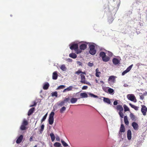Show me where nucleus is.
Listing matches in <instances>:
<instances>
[{"mask_svg": "<svg viewBox=\"0 0 147 147\" xmlns=\"http://www.w3.org/2000/svg\"><path fill=\"white\" fill-rule=\"evenodd\" d=\"M55 113L53 112H51L49 115L48 119L49 123V124L52 125L54 122V116Z\"/></svg>", "mask_w": 147, "mask_h": 147, "instance_id": "1", "label": "nucleus"}, {"mask_svg": "<svg viewBox=\"0 0 147 147\" xmlns=\"http://www.w3.org/2000/svg\"><path fill=\"white\" fill-rule=\"evenodd\" d=\"M95 46L93 45H89V52L92 55H94L96 53V51L95 49Z\"/></svg>", "mask_w": 147, "mask_h": 147, "instance_id": "2", "label": "nucleus"}, {"mask_svg": "<svg viewBox=\"0 0 147 147\" xmlns=\"http://www.w3.org/2000/svg\"><path fill=\"white\" fill-rule=\"evenodd\" d=\"M127 97L129 100L131 101H134L135 102L137 101L136 97L133 94H128L127 95Z\"/></svg>", "mask_w": 147, "mask_h": 147, "instance_id": "3", "label": "nucleus"}, {"mask_svg": "<svg viewBox=\"0 0 147 147\" xmlns=\"http://www.w3.org/2000/svg\"><path fill=\"white\" fill-rule=\"evenodd\" d=\"M142 108L141 111L143 115L145 116L146 114V112H147V108L145 105H142Z\"/></svg>", "mask_w": 147, "mask_h": 147, "instance_id": "4", "label": "nucleus"}, {"mask_svg": "<svg viewBox=\"0 0 147 147\" xmlns=\"http://www.w3.org/2000/svg\"><path fill=\"white\" fill-rule=\"evenodd\" d=\"M70 48L71 49L77 50L78 49V45L77 44H71L69 45Z\"/></svg>", "mask_w": 147, "mask_h": 147, "instance_id": "5", "label": "nucleus"}, {"mask_svg": "<svg viewBox=\"0 0 147 147\" xmlns=\"http://www.w3.org/2000/svg\"><path fill=\"white\" fill-rule=\"evenodd\" d=\"M133 66V65L132 64L128 67L122 73V75L123 76L125 74H126L127 73L129 72L131 69L132 66Z\"/></svg>", "mask_w": 147, "mask_h": 147, "instance_id": "6", "label": "nucleus"}, {"mask_svg": "<svg viewBox=\"0 0 147 147\" xmlns=\"http://www.w3.org/2000/svg\"><path fill=\"white\" fill-rule=\"evenodd\" d=\"M116 78L115 76H110L108 79V80L111 81L112 83H115V82Z\"/></svg>", "mask_w": 147, "mask_h": 147, "instance_id": "7", "label": "nucleus"}, {"mask_svg": "<svg viewBox=\"0 0 147 147\" xmlns=\"http://www.w3.org/2000/svg\"><path fill=\"white\" fill-rule=\"evenodd\" d=\"M125 131V127L123 124H121L120 128L119 134L120 133L124 132Z\"/></svg>", "mask_w": 147, "mask_h": 147, "instance_id": "8", "label": "nucleus"}, {"mask_svg": "<svg viewBox=\"0 0 147 147\" xmlns=\"http://www.w3.org/2000/svg\"><path fill=\"white\" fill-rule=\"evenodd\" d=\"M131 133L130 129L128 130L127 131V138L128 140H130L131 139Z\"/></svg>", "mask_w": 147, "mask_h": 147, "instance_id": "9", "label": "nucleus"}, {"mask_svg": "<svg viewBox=\"0 0 147 147\" xmlns=\"http://www.w3.org/2000/svg\"><path fill=\"white\" fill-rule=\"evenodd\" d=\"M112 61L113 63L115 65L118 64L120 61L118 59L115 58H114L113 59Z\"/></svg>", "mask_w": 147, "mask_h": 147, "instance_id": "10", "label": "nucleus"}, {"mask_svg": "<svg viewBox=\"0 0 147 147\" xmlns=\"http://www.w3.org/2000/svg\"><path fill=\"white\" fill-rule=\"evenodd\" d=\"M132 125L134 129L136 130L138 129V125L137 123L135 122H133L132 123Z\"/></svg>", "mask_w": 147, "mask_h": 147, "instance_id": "11", "label": "nucleus"}, {"mask_svg": "<svg viewBox=\"0 0 147 147\" xmlns=\"http://www.w3.org/2000/svg\"><path fill=\"white\" fill-rule=\"evenodd\" d=\"M87 44H82L80 46V49L81 50H84L87 47Z\"/></svg>", "mask_w": 147, "mask_h": 147, "instance_id": "12", "label": "nucleus"}, {"mask_svg": "<svg viewBox=\"0 0 147 147\" xmlns=\"http://www.w3.org/2000/svg\"><path fill=\"white\" fill-rule=\"evenodd\" d=\"M103 101L108 104H110L111 103V101L110 99L104 97L103 98Z\"/></svg>", "mask_w": 147, "mask_h": 147, "instance_id": "13", "label": "nucleus"}, {"mask_svg": "<svg viewBox=\"0 0 147 147\" xmlns=\"http://www.w3.org/2000/svg\"><path fill=\"white\" fill-rule=\"evenodd\" d=\"M23 137L22 135H20L17 139L16 142L17 144H20L22 141Z\"/></svg>", "mask_w": 147, "mask_h": 147, "instance_id": "14", "label": "nucleus"}, {"mask_svg": "<svg viewBox=\"0 0 147 147\" xmlns=\"http://www.w3.org/2000/svg\"><path fill=\"white\" fill-rule=\"evenodd\" d=\"M58 75L57 71H54L53 74L52 78L53 80H56L57 79Z\"/></svg>", "mask_w": 147, "mask_h": 147, "instance_id": "15", "label": "nucleus"}, {"mask_svg": "<svg viewBox=\"0 0 147 147\" xmlns=\"http://www.w3.org/2000/svg\"><path fill=\"white\" fill-rule=\"evenodd\" d=\"M81 81L80 82L83 83L85 81H86V78L85 76L83 74H80Z\"/></svg>", "mask_w": 147, "mask_h": 147, "instance_id": "16", "label": "nucleus"}, {"mask_svg": "<svg viewBox=\"0 0 147 147\" xmlns=\"http://www.w3.org/2000/svg\"><path fill=\"white\" fill-rule=\"evenodd\" d=\"M49 86V83L48 82H46L43 85V88L45 90H47L48 89Z\"/></svg>", "mask_w": 147, "mask_h": 147, "instance_id": "17", "label": "nucleus"}, {"mask_svg": "<svg viewBox=\"0 0 147 147\" xmlns=\"http://www.w3.org/2000/svg\"><path fill=\"white\" fill-rule=\"evenodd\" d=\"M35 110V108H32L29 109V110L28 115V116H30L31 115H32L33 113L34 112V111Z\"/></svg>", "mask_w": 147, "mask_h": 147, "instance_id": "18", "label": "nucleus"}, {"mask_svg": "<svg viewBox=\"0 0 147 147\" xmlns=\"http://www.w3.org/2000/svg\"><path fill=\"white\" fill-rule=\"evenodd\" d=\"M116 109L119 110V112L123 111V108L122 106L120 105H118L116 107Z\"/></svg>", "mask_w": 147, "mask_h": 147, "instance_id": "19", "label": "nucleus"}, {"mask_svg": "<svg viewBox=\"0 0 147 147\" xmlns=\"http://www.w3.org/2000/svg\"><path fill=\"white\" fill-rule=\"evenodd\" d=\"M69 57L73 59L76 58L77 56L76 55L75 53H70L69 55Z\"/></svg>", "mask_w": 147, "mask_h": 147, "instance_id": "20", "label": "nucleus"}, {"mask_svg": "<svg viewBox=\"0 0 147 147\" xmlns=\"http://www.w3.org/2000/svg\"><path fill=\"white\" fill-rule=\"evenodd\" d=\"M80 96L82 98H87L88 97V94L85 92L80 93Z\"/></svg>", "mask_w": 147, "mask_h": 147, "instance_id": "21", "label": "nucleus"}, {"mask_svg": "<svg viewBox=\"0 0 147 147\" xmlns=\"http://www.w3.org/2000/svg\"><path fill=\"white\" fill-rule=\"evenodd\" d=\"M130 117L132 121H136V118L135 116L133 113H131L130 115Z\"/></svg>", "mask_w": 147, "mask_h": 147, "instance_id": "22", "label": "nucleus"}, {"mask_svg": "<svg viewBox=\"0 0 147 147\" xmlns=\"http://www.w3.org/2000/svg\"><path fill=\"white\" fill-rule=\"evenodd\" d=\"M124 121L125 124L128 125L129 124V122L127 119V116H125L124 117Z\"/></svg>", "mask_w": 147, "mask_h": 147, "instance_id": "23", "label": "nucleus"}, {"mask_svg": "<svg viewBox=\"0 0 147 147\" xmlns=\"http://www.w3.org/2000/svg\"><path fill=\"white\" fill-rule=\"evenodd\" d=\"M78 99L76 98H72L70 100V102L71 103H76Z\"/></svg>", "mask_w": 147, "mask_h": 147, "instance_id": "24", "label": "nucleus"}, {"mask_svg": "<svg viewBox=\"0 0 147 147\" xmlns=\"http://www.w3.org/2000/svg\"><path fill=\"white\" fill-rule=\"evenodd\" d=\"M102 60L104 62H107L110 59V58L108 56H105L102 59Z\"/></svg>", "mask_w": 147, "mask_h": 147, "instance_id": "25", "label": "nucleus"}, {"mask_svg": "<svg viewBox=\"0 0 147 147\" xmlns=\"http://www.w3.org/2000/svg\"><path fill=\"white\" fill-rule=\"evenodd\" d=\"M65 102L64 101V100H63V101H61L60 102H59L58 103L57 105L58 106H59L60 107H62V106L64 105Z\"/></svg>", "mask_w": 147, "mask_h": 147, "instance_id": "26", "label": "nucleus"}, {"mask_svg": "<svg viewBox=\"0 0 147 147\" xmlns=\"http://www.w3.org/2000/svg\"><path fill=\"white\" fill-rule=\"evenodd\" d=\"M28 124V121L25 119H24L22 123V125L26 126Z\"/></svg>", "mask_w": 147, "mask_h": 147, "instance_id": "27", "label": "nucleus"}, {"mask_svg": "<svg viewBox=\"0 0 147 147\" xmlns=\"http://www.w3.org/2000/svg\"><path fill=\"white\" fill-rule=\"evenodd\" d=\"M51 96L52 97L55 96L56 97H57L58 94L57 92V91H55L53 92H52L51 94Z\"/></svg>", "mask_w": 147, "mask_h": 147, "instance_id": "28", "label": "nucleus"}, {"mask_svg": "<svg viewBox=\"0 0 147 147\" xmlns=\"http://www.w3.org/2000/svg\"><path fill=\"white\" fill-rule=\"evenodd\" d=\"M50 135L52 141L53 142V141L55 140V136L54 134L53 133H51L50 134Z\"/></svg>", "mask_w": 147, "mask_h": 147, "instance_id": "29", "label": "nucleus"}, {"mask_svg": "<svg viewBox=\"0 0 147 147\" xmlns=\"http://www.w3.org/2000/svg\"><path fill=\"white\" fill-rule=\"evenodd\" d=\"M100 56L102 59L104 57L106 56V53L104 52H101L99 54Z\"/></svg>", "mask_w": 147, "mask_h": 147, "instance_id": "30", "label": "nucleus"}, {"mask_svg": "<svg viewBox=\"0 0 147 147\" xmlns=\"http://www.w3.org/2000/svg\"><path fill=\"white\" fill-rule=\"evenodd\" d=\"M66 108L65 107L63 106L62 107L60 110V112L61 113H63L66 110Z\"/></svg>", "mask_w": 147, "mask_h": 147, "instance_id": "31", "label": "nucleus"}, {"mask_svg": "<svg viewBox=\"0 0 147 147\" xmlns=\"http://www.w3.org/2000/svg\"><path fill=\"white\" fill-rule=\"evenodd\" d=\"M27 129V128L26 127V126L22 125H21L20 127V130L22 131L26 130Z\"/></svg>", "mask_w": 147, "mask_h": 147, "instance_id": "32", "label": "nucleus"}, {"mask_svg": "<svg viewBox=\"0 0 147 147\" xmlns=\"http://www.w3.org/2000/svg\"><path fill=\"white\" fill-rule=\"evenodd\" d=\"M123 107L124 108V110L125 112H126L127 111H129V108L126 105H123Z\"/></svg>", "mask_w": 147, "mask_h": 147, "instance_id": "33", "label": "nucleus"}, {"mask_svg": "<svg viewBox=\"0 0 147 147\" xmlns=\"http://www.w3.org/2000/svg\"><path fill=\"white\" fill-rule=\"evenodd\" d=\"M45 126L44 124H42L41 126L40 129H39V131L41 133H42L44 129Z\"/></svg>", "mask_w": 147, "mask_h": 147, "instance_id": "34", "label": "nucleus"}, {"mask_svg": "<svg viewBox=\"0 0 147 147\" xmlns=\"http://www.w3.org/2000/svg\"><path fill=\"white\" fill-rule=\"evenodd\" d=\"M108 91L109 93L110 94H113V93H114V90L113 89L110 88H109L108 89Z\"/></svg>", "mask_w": 147, "mask_h": 147, "instance_id": "35", "label": "nucleus"}, {"mask_svg": "<svg viewBox=\"0 0 147 147\" xmlns=\"http://www.w3.org/2000/svg\"><path fill=\"white\" fill-rule=\"evenodd\" d=\"M61 145V144L60 143L56 142L54 144V146L55 147H60Z\"/></svg>", "mask_w": 147, "mask_h": 147, "instance_id": "36", "label": "nucleus"}, {"mask_svg": "<svg viewBox=\"0 0 147 147\" xmlns=\"http://www.w3.org/2000/svg\"><path fill=\"white\" fill-rule=\"evenodd\" d=\"M60 68V69L63 71H65L66 69L65 65L64 64L62 65Z\"/></svg>", "mask_w": 147, "mask_h": 147, "instance_id": "37", "label": "nucleus"}, {"mask_svg": "<svg viewBox=\"0 0 147 147\" xmlns=\"http://www.w3.org/2000/svg\"><path fill=\"white\" fill-rule=\"evenodd\" d=\"M47 116V113L45 116H43L42 119L41 120V122L42 123L43 121H44L46 119Z\"/></svg>", "mask_w": 147, "mask_h": 147, "instance_id": "38", "label": "nucleus"}, {"mask_svg": "<svg viewBox=\"0 0 147 147\" xmlns=\"http://www.w3.org/2000/svg\"><path fill=\"white\" fill-rule=\"evenodd\" d=\"M61 142L64 146H68V144L64 141L61 140Z\"/></svg>", "mask_w": 147, "mask_h": 147, "instance_id": "39", "label": "nucleus"}, {"mask_svg": "<svg viewBox=\"0 0 147 147\" xmlns=\"http://www.w3.org/2000/svg\"><path fill=\"white\" fill-rule=\"evenodd\" d=\"M119 114L121 118H123V117L124 115L123 113V111L119 112Z\"/></svg>", "mask_w": 147, "mask_h": 147, "instance_id": "40", "label": "nucleus"}, {"mask_svg": "<svg viewBox=\"0 0 147 147\" xmlns=\"http://www.w3.org/2000/svg\"><path fill=\"white\" fill-rule=\"evenodd\" d=\"M73 87L72 86H70L66 88V90H67V91H69L72 90V89Z\"/></svg>", "mask_w": 147, "mask_h": 147, "instance_id": "41", "label": "nucleus"}, {"mask_svg": "<svg viewBox=\"0 0 147 147\" xmlns=\"http://www.w3.org/2000/svg\"><path fill=\"white\" fill-rule=\"evenodd\" d=\"M65 86L63 85H60L57 88V89H63L65 87Z\"/></svg>", "mask_w": 147, "mask_h": 147, "instance_id": "42", "label": "nucleus"}, {"mask_svg": "<svg viewBox=\"0 0 147 147\" xmlns=\"http://www.w3.org/2000/svg\"><path fill=\"white\" fill-rule=\"evenodd\" d=\"M82 71L80 70H78L77 71H76L75 73V74L79 75L80 74H81Z\"/></svg>", "mask_w": 147, "mask_h": 147, "instance_id": "43", "label": "nucleus"}, {"mask_svg": "<svg viewBox=\"0 0 147 147\" xmlns=\"http://www.w3.org/2000/svg\"><path fill=\"white\" fill-rule=\"evenodd\" d=\"M89 94L91 96L93 97L94 98H98V96H97L94 95V94H91V93H90Z\"/></svg>", "mask_w": 147, "mask_h": 147, "instance_id": "44", "label": "nucleus"}, {"mask_svg": "<svg viewBox=\"0 0 147 147\" xmlns=\"http://www.w3.org/2000/svg\"><path fill=\"white\" fill-rule=\"evenodd\" d=\"M82 84H86L90 86H91V84H90V82H86V81H85V82H84Z\"/></svg>", "mask_w": 147, "mask_h": 147, "instance_id": "45", "label": "nucleus"}, {"mask_svg": "<svg viewBox=\"0 0 147 147\" xmlns=\"http://www.w3.org/2000/svg\"><path fill=\"white\" fill-rule=\"evenodd\" d=\"M100 74V72H96V73L95 75L97 77H99V75Z\"/></svg>", "mask_w": 147, "mask_h": 147, "instance_id": "46", "label": "nucleus"}, {"mask_svg": "<svg viewBox=\"0 0 147 147\" xmlns=\"http://www.w3.org/2000/svg\"><path fill=\"white\" fill-rule=\"evenodd\" d=\"M88 66L90 67H92L93 65V63H91L90 62H89L88 64Z\"/></svg>", "mask_w": 147, "mask_h": 147, "instance_id": "47", "label": "nucleus"}, {"mask_svg": "<svg viewBox=\"0 0 147 147\" xmlns=\"http://www.w3.org/2000/svg\"><path fill=\"white\" fill-rule=\"evenodd\" d=\"M88 87L87 86H84L82 88V89L83 90H86L87 89Z\"/></svg>", "mask_w": 147, "mask_h": 147, "instance_id": "48", "label": "nucleus"}, {"mask_svg": "<svg viewBox=\"0 0 147 147\" xmlns=\"http://www.w3.org/2000/svg\"><path fill=\"white\" fill-rule=\"evenodd\" d=\"M69 97L65 98L63 100L65 102H67L69 100Z\"/></svg>", "mask_w": 147, "mask_h": 147, "instance_id": "49", "label": "nucleus"}, {"mask_svg": "<svg viewBox=\"0 0 147 147\" xmlns=\"http://www.w3.org/2000/svg\"><path fill=\"white\" fill-rule=\"evenodd\" d=\"M129 105L133 108L134 109V107H135V105H134L132 104L131 103H129Z\"/></svg>", "mask_w": 147, "mask_h": 147, "instance_id": "50", "label": "nucleus"}, {"mask_svg": "<svg viewBox=\"0 0 147 147\" xmlns=\"http://www.w3.org/2000/svg\"><path fill=\"white\" fill-rule=\"evenodd\" d=\"M140 98L141 99L143 100L144 98V97L143 95H141L140 96Z\"/></svg>", "mask_w": 147, "mask_h": 147, "instance_id": "51", "label": "nucleus"}, {"mask_svg": "<svg viewBox=\"0 0 147 147\" xmlns=\"http://www.w3.org/2000/svg\"><path fill=\"white\" fill-rule=\"evenodd\" d=\"M117 104H118L116 100L114 101L113 102V105H117Z\"/></svg>", "mask_w": 147, "mask_h": 147, "instance_id": "52", "label": "nucleus"}, {"mask_svg": "<svg viewBox=\"0 0 147 147\" xmlns=\"http://www.w3.org/2000/svg\"><path fill=\"white\" fill-rule=\"evenodd\" d=\"M134 109L135 110L137 111V110H138V107H137V106H135V107L134 108Z\"/></svg>", "mask_w": 147, "mask_h": 147, "instance_id": "53", "label": "nucleus"}, {"mask_svg": "<svg viewBox=\"0 0 147 147\" xmlns=\"http://www.w3.org/2000/svg\"><path fill=\"white\" fill-rule=\"evenodd\" d=\"M36 102H34V104L33 105H30V107H33V106H36Z\"/></svg>", "mask_w": 147, "mask_h": 147, "instance_id": "54", "label": "nucleus"}, {"mask_svg": "<svg viewBox=\"0 0 147 147\" xmlns=\"http://www.w3.org/2000/svg\"><path fill=\"white\" fill-rule=\"evenodd\" d=\"M33 137L32 136H31L30 137V142L32 141L33 140Z\"/></svg>", "mask_w": 147, "mask_h": 147, "instance_id": "55", "label": "nucleus"}, {"mask_svg": "<svg viewBox=\"0 0 147 147\" xmlns=\"http://www.w3.org/2000/svg\"><path fill=\"white\" fill-rule=\"evenodd\" d=\"M99 70L98 69V68H97L96 69V72H99Z\"/></svg>", "mask_w": 147, "mask_h": 147, "instance_id": "56", "label": "nucleus"}, {"mask_svg": "<svg viewBox=\"0 0 147 147\" xmlns=\"http://www.w3.org/2000/svg\"><path fill=\"white\" fill-rule=\"evenodd\" d=\"M83 74V75H86V72H82V74Z\"/></svg>", "mask_w": 147, "mask_h": 147, "instance_id": "57", "label": "nucleus"}, {"mask_svg": "<svg viewBox=\"0 0 147 147\" xmlns=\"http://www.w3.org/2000/svg\"><path fill=\"white\" fill-rule=\"evenodd\" d=\"M147 94V93H146V92L144 93L143 94V95L144 96V95L146 96V95Z\"/></svg>", "mask_w": 147, "mask_h": 147, "instance_id": "58", "label": "nucleus"}, {"mask_svg": "<svg viewBox=\"0 0 147 147\" xmlns=\"http://www.w3.org/2000/svg\"><path fill=\"white\" fill-rule=\"evenodd\" d=\"M66 91H67V90H66V88L63 90V92H65Z\"/></svg>", "mask_w": 147, "mask_h": 147, "instance_id": "59", "label": "nucleus"}, {"mask_svg": "<svg viewBox=\"0 0 147 147\" xmlns=\"http://www.w3.org/2000/svg\"><path fill=\"white\" fill-rule=\"evenodd\" d=\"M56 140L57 141H60V139L59 138H56Z\"/></svg>", "mask_w": 147, "mask_h": 147, "instance_id": "60", "label": "nucleus"}, {"mask_svg": "<svg viewBox=\"0 0 147 147\" xmlns=\"http://www.w3.org/2000/svg\"><path fill=\"white\" fill-rule=\"evenodd\" d=\"M95 81L96 83H98V81L97 79H96L95 80Z\"/></svg>", "mask_w": 147, "mask_h": 147, "instance_id": "61", "label": "nucleus"}, {"mask_svg": "<svg viewBox=\"0 0 147 147\" xmlns=\"http://www.w3.org/2000/svg\"><path fill=\"white\" fill-rule=\"evenodd\" d=\"M100 82L101 83H102L103 84H104V82H103V81H100Z\"/></svg>", "mask_w": 147, "mask_h": 147, "instance_id": "62", "label": "nucleus"}, {"mask_svg": "<svg viewBox=\"0 0 147 147\" xmlns=\"http://www.w3.org/2000/svg\"><path fill=\"white\" fill-rule=\"evenodd\" d=\"M81 51H79V52H77V53L78 54V53H81Z\"/></svg>", "mask_w": 147, "mask_h": 147, "instance_id": "63", "label": "nucleus"}, {"mask_svg": "<svg viewBox=\"0 0 147 147\" xmlns=\"http://www.w3.org/2000/svg\"><path fill=\"white\" fill-rule=\"evenodd\" d=\"M37 146L36 145H35L34 147H37Z\"/></svg>", "mask_w": 147, "mask_h": 147, "instance_id": "64", "label": "nucleus"}]
</instances>
